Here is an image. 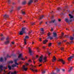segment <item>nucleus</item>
Instances as JSON below:
<instances>
[{
    "label": "nucleus",
    "mask_w": 74,
    "mask_h": 74,
    "mask_svg": "<svg viewBox=\"0 0 74 74\" xmlns=\"http://www.w3.org/2000/svg\"><path fill=\"white\" fill-rule=\"evenodd\" d=\"M18 58L15 59L14 60V62L15 64H14L12 66V67L14 68L16 66V65H19V64L17 63V61L19 60L20 59L22 60H25V59L24 58H22V53L20 54L18 56Z\"/></svg>",
    "instance_id": "obj_1"
},
{
    "label": "nucleus",
    "mask_w": 74,
    "mask_h": 74,
    "mask_svg": "<svg viewBox=\"0 0 74 74\" xmlns=\"http://www.w3.org/2000/svg\"><path fill=\"white\" fill-rule=\"evenodd\" d=\"M69 16L70 18L69 21V19L67 18H66L65 19V22H66L67 23H69V22H72V21H73V20L72 19V18H73V16H72L70 14H69Z\"/></svg>",
    "instance_id": "obj_2"
},
{
    "label": "nucleus",
    "mask_w": 74,
    "mask_h": 74,
    "mask_svg": "<svg viewBox=\"0 0 74 74\" xmlns=\"http://www.w3.org/2000/svg\"><path fill=\"white\" fill-rule=\"evenodd\" d=\"M42 59L44 60V62H45L47 61V57L45 56L43 57V56L42 55L39 59V60L40 62H41L42 61Z\"/></svg>",
    "instance_id": "obj_3"
},
{
    "label": "nucleus",
    "mask_w": 74,
    "mask_h": 74,
    "mask_svg": "<svg viewBox=\"0 0 74 74\" xmlns=\"http://www.w3.org/2000/svg\"><path fill=\"white\" fill-rule=\"evenodd\" d=\"M32 67L30 68V70L32 71L34 73L35 72H37V70L35 69L34 67H36L35 66H33V65H32Z\"/></svg>",
    "instance_id": "obj_4"
},
{
    "label": "nucleus",
    "mask_w": 74,
    "mask_h": 74,
    "mask_svg": "<svg viewBox=\"0 0 74 74\" xmlns=\"http://www.w3.org/2000/svg\"><path fill=\"white\" fill-rule=\"evenodd\" d=\"M25 29H26L25 27H23L22 28V31H21L20 33V35H22L23 33H25Z\"/></svg>",
    "instance_id": "obj_5"
},
{
    "label": "nucleus",
    "mask_w": 74,
    "mask_h": 74,
    "mask_svg": "<svg viewBox=\"0 0 74 74\" xmlns=\"http://www.w3.org/2000/svg\"><path fill=\"white\" fill-rule=\"evenodd\" d=\"M10 41V38L8 37H7L6 38V41L5 42V44H9Z\"/></svg>",
    "instance_id": "obj_6"
},
{
    "label": "nucleus",
    "mask_w": 74,
    "mask_h": 74,
    "mask_svg": "<svg viewBox=\"0 0 74 74\" xmlns=\"http://www.w3.org/2000/svg\"><path fill=\"white\" fill-rule=\"evenodd\" d=\"M65 8H67V6H65L64 7V8H62L59 7V8H58L57 10L58 11H60V10H63L64 11H65Z\"/></svg>",
    "instance_id": "obj_7"
},
{
    "label": "nucleus",
    "mask_w": 74,
    "mask_h": 74,
    "mask_svg": "<svg viewBox=\"0 0 74 74\" xmlns=\"http://www.w3.org/2000/svg\"><path fill=\"white\" fill-rule=\"evenodd\" d=\"M73 56H72L70 57H69L68 58V60L69 62H70L71 61V59H73L74 57V55L73 54L72 55Z\"/></svg>",
    "instance_id": "obj_8"
},
{
    "label": "nucleus",
    "mask_w": 74,
    "mask_h": 74,
    "mask_svg": "<svg viewBox=\"0 0 74 74\" xmlns=\"http://www.w3.org/2000/svg\"><path fill=\"white\" fill-rule=\"evenodd\" d=\"M4 67V66L2 64L0 65V73H1V71L3 70V68Z\"/></svg>",
    "instance_id": "obj_9"
},
{
    "label": "nucleus",
    "mask_w": 74,
    "mask_h": 74,
    "mask_svg": "<svg viewBox=\"0 0 74 74\" xmlns=\"http://www.w3.org/2000/svg\"><path fill=\"white\" fill-rule=\"evenodd\" d=\"M47 35L48 36L47 37V39H50V40H52V38L50 36V35H51V33L50 32H49L47 34Z\"/></svg>",
    "instance_id": "obj_10"
},
{
    "label": "nucleus",
    "mask_w": 74,
    "mask_h": 74,
    "mask_svg": "<svg viewBox=\"0 0 74 74\" xmlns=\"http://www.w3.org/2000/svg\"><path fill=\"white\" fill-rule=\"evenodd\" d=\"M29 37L28 36H26L25 37V38L24 39V45H26V39H27V38H29Z\"/></svg>",
    "instance_id": "obj_11"
},
{
    "label": "nucleus",
    "mask_w": 74,
    "mask_h": 74,
    "mask_svg": "<svg viewBox=\"0 0 74 74\" xmlns=\"http://www.w3.org/2000/svg\"><path fill=\"white\" fill-rule=\"evenodd\" d=\"M23 69L25 71H26L27 70V68L26 67V66L23 65Z\"/></svg>",
    "instance_id": "obj_12"
},
{
    "label": "nucleus",
    "mask_w": 74,
    "mask_h": 74,
    "mask_svg": "<svg viewBox=\"0 0 74 74\" xmlns=\"http://www.w3.org/2000/svg\"><path fill=\"white\" fill-rule=\"evenodd\" d=\"M11 73V74H17V72L16 71H14V72H11V71L9 72L8 73V74H10V73Z\"/></svg>",
    "instance_id": "obj_13"
},
{
    "label": "nucleus",
    "mask_w": 74,
    "mask_h": 74,
    "mask_svg": "<svg viewBox=\"0 0 74 74\" xmlns=\"http://www.w3.org/2000/svg\"><path fill=\"white\" fill-rule=\"evenodd\" d=\"M59 61H60V62H61V63H62V64H64L65 63V62H64V60H63V59H59Z\"/></svg>",
    "instance_id": "obj_14"
},
{
    "label": "nucleus",
    "mask_w": 74,
    "mask_h": 74,
    "mask_svg": "<svg viewBox=\"0 0 74 74\" xmlns=\"http://www.w3.org/2000/svg\"><path fill=\"white\" fill-rule=\"evenodd\" d=\"M44 15H42L41 16H38V19H39V20H40V19H42L43 18H44Z\"/></svg>",
    "instance_id": "obj_15"
},
{
    "label": "nucleus",
    "mask_w": 74,
    "mask_h": 74,
    "mask_svg": "<svg viewBox=\"0 0 74 74\" xmlns=\"http://www.w3.org/2000/svg\"><path fill=\"white\" fill-rule=\"evenodd\" d=\"M28 49L29 50V52L30 55H33L32 54V51H31L30 48V47H29Z\"/></svg>",
    "instance_id": "obj_16"
},
{
    "label": "nucleus",
    "mask_w": 74,
    "mask_h": 74,
    "mask_svg": "<svg viewBox=\"0 0 74 74\" xmlns=\"http://www.w3.org/2000/svg\"><path fill=\"white\" fill-rule=\"evenodd\" d=\"M11 56H9L8 55L7 56L4 58L5 61L7 60V59L8 58H11Z\"/></svg>",
    "instance_id": "obj_17"
},
{
    "label": "nucleus",
    "mask_w": 74,
    "mask_h": 74,
    "mask_svg": "<svg viewBox=\"0 0 74 74\" xmlns=\"http://www.w3.org/2000/svg\"><path fill=\"white\" fill-rule=\"evenodd\" d=\"M33 0H29V1L28 2V5H30L32 3H33Z\"/></svg>",
    "instance_id": "obj_18"
},
{
    "label": "nucleus",
    "mask_w": 74,
    "mask_h": 74,
    "mask_svg": "<svg viewBox=\"0 0 74 74\" xmlns=\"http://www.w3.org/2000/svg\"><path fill=\"white\" fill-rule=\"evenodd\" d=\"M14 42H12V44L10 45V47H15V45H14Z\"/></svg>",
    "instance_id": "obj_19"
},
{
    "label": "nucleus",
    "mask_w": 74,
    "mask_h": 74,
    "mask_svg": "<svg viewBox=\"0 0 74 74\" xmlns=\"http://www.w3.org/2000/svg\"><path fill=\"white\" fill-rule=\"evenodd\" d=\"M9 17V16L7 14H5L4 16V18L5 19H6L7 18H8Z\"/></svg>",
    "instance_id": "obj_20"
},
{
    "label": "nucleus",
    "mask_w": 74,
    "mask_h": 74,
    "mask_svg": "<svg viewBox=\"0 0 74 74\" xmlns=\"http://www.w3.org/2000/svg\"><path fill=\"white\" fill-rule=\"evenodd\" d=\"M3 70H4V73L3 74H5V73H6V71H5V70H6V69H7V67H5V66H4L3 67Z\"/></svg>",
    "instance_id": "obj_21"
},
{
    "label": "nucleus",
    "mask_w": 74,
    "mask_h": 74,
    "mask_svg": "<svg viewBox=\"0 0 74 74\" xmlns=\"http://www.w3.org/2000/svg\"><path fill=\"white\" fill-rule=\"evenodd\" d=\"M56 21V20H55V19L52 20V19H51V21L49 22V23H54Z\"/></svg>",
    "instance_id": "obj_22"
},
{
    "label": "nucleus",
    "mask_w": 74,
    "mask_h": 74,
    "mask_svg": "<svg viewBox=\"0 0 74 74\" xmlns=\"http://www.w3.org/2000/svg\"><path fill=\"white\" fill-rule=\"evenodd\" d=\"M21 12L22 13V14L23 15H25V10H21Z\"/></svg>",
    "instance_id": "obj_23"
},
{
    "label": "nucleus",
    "mask_w": 74,
    "mask_h": 74,
    "mask_svg": "<svg viewBox=\"0 0 74 74\" xmlns=\"http://www.w3.org/2000/svg\"><path fill=\"white\" fill-rule=\"evenodd\" d=\"M53 34L54 37H56V36H57V34H56V33L54 32L53 33Z\"/></svg>",
    "instance_id": "obj_24"
},
{
    "label": "nucleus",
    "mask_w": 74,
    "mask_h": 74,
    "mask_svg": "<svg viewBox=\"0 0 74 74\" xmlns=\"http://www.w3.org/2000/svg\"><path fill=\"white\" fill-rule=\"evenodd\" d=\"M40 30L42 32H41V33L42 34H44V29L43 28H41L40 29Z\"/></svg>",
    "instance_id": "obj_25"
},
{
    "label": "nucleus",
    "mask_w": 74,
    "mask_h": 74,
    "mask_svg": "<svg viewBox=\"0 0 74 74\" xmlns=\"http://www.w3.org/2000/svg\"><path fill=\"white\" fill-rule=\"evenodd\" d=\"M56 57H55V56H54L53 57V59L52 60V62H55V61H56Z\"/></svg>",
    "instance_id": "obj_26"
},
{
    "label": "nucleus",
    "mask_w": 74,
    "mask_h": 74,
    "mask_svg": "<svg viewBox=\"0 0 74 74\" xmlns=\"http://www.w3.org/2000/svg\"><path fill=\"white\" fill-rule=\"evenodd\" d=\"M48 42V40H45L43 42V43L44 44H45L47 42Z\"/></svg>",
    "instance_id": "obj_27"
},
{
    "label": "nucleus",
    "mask_w": 74,
    "mask_h": 74,
    "mask_svg": "<svg viewBox=\"0 0 74 74\" xmlns=\"http://www.w3.org/2000/svg\"><path fill=\"white\" fill-rule=\"evenodd\" d=\"M13 62L12 61H10L8 62V63L10 64V63H13Z\"/></svg>",
    "instance_id": "obj_28"
},
{
    "label": "nucleus",
    "mask_w": 74,
    "mask_h": 74,
    "mask_svg": "<svg viewBox=\"0 0 74 74\" xmlns=\"http://www.w3.org/2000/svg\"><path fill=\"white\" fill-rule=\"evenodd\" d=\"M3 61V57H1L0 58V62H2Z\"/></svg>",
    "instance_id": "obj_29"
},
{
    "label": "nucleus",
    "mask_w": 74,
    "mask_h": 74,
    "mask_svg": "<svg viewBox=\"0 0 74 74\" xmlns=\"http://www.w3.org/2000/svg\"><path fill=\"white\" fill-rule=\"evenodd\" d=\"M4 39H5V37L3 36L1 38V41H3Z\"/></svg>",
    "instance_id": "obj_30"
},
{
    "label": "nucleus",
    "mask_w": 74,
    "mask_h": 74,
    "mask_svg": "<svg viewBox=\"0 0 74 74\" xmlns=\"http://www.w3.org/2000/svg\"><path fill=\"white\" fill-rule=\"evenodd\" d=\"M56 69H57V73H59L60 71V69H58V68H56Z\"/></svg>",
    "instance_id": "obj_31"
},
{
    "label": "nucleus",
    "mask_w": 74,
    "mask_h": 74,
    "mask_svg": "<svg viewBox=\"0 0 74 74\" xmlns=\"http://www.w3.org/2000/svg\"><path fill=\"white\" fill-rule=\"evenodd\" d=\"M10 23V22H7L6 23L5 25H6V26H9V24Z\"/></svg>",
    "instance_id": "obj_32"
},
{
    "label": "nucleus",
    "mask_w": 74,
    "mask_h": 74,
    "mask_svg": "<svg viewBox=\"0 0 74 74\" xmlns=\"http://www.w3.org/2000/svg\"><path fill=\"white\" fill-rule=\"evenodd\" d=\"M73 70V67H71L69 70L68 71L69 72H70Z\"/></svg>",
    "instance_id": "obj_33"
},
{
    "label": "nucleus",
    "mask_w": 74,
    "mask_h": 74,
    "mask_svg": "<svg viewBox=\"0 0 74 74\" xmlns=\"http://www.w3.org/2000/svg\"><path fill=\"white\" fill-rule=\"evenodd\" d=\"M22 4H23L24 5V4H26V1H24L22 2Z\"/></svg>",
    "instance_id": "obj_34"
},
{
    "label": "nucleus",
    "mask_w": 74,
    "mask_h": 74,
    "mask_svg": "<svg viewBox=\"0 0 74 74\" xmlns=\"http://www.w3.org/2000/svg\"><path fill=\"white\" fill-rule=\"evenodd\" d=\"M8 68L9 70H11V69H12L11 66H10V65L8 66Z\"/></svg>",
    "instance_id": "obj_35"
},
{
    "label": "nucleus",
    "mask_w": 74,
    "mask_h": 74,
    "mask_svg": "<svg viewBox=\"0 0 74 74\" xmlns=\"http://www.w3.org/2000/svg\"><path fill=\"white\" fill-rule=\"evenodd\" d=\"M41 71L42 72V74H44V73H45V70L43 71V70H41Z\"/></svg>",
    "instance_id": "obj_36"
},
{
    "label": "nucleus",
    "mask_w": 74,
    "mask_h": 74,
    "mask_svg": "<svg viewBox=\"0 0 74 74\" xmlns=\"http://www.w3.org/2000/svg\"><path fill=\"white\" fill-rule=\"evenodd\" d=\"M70 40H74V38H73V37H70Z\"/></svg>",
    "instance_id": "obj_37"
},
{
    "label": "nucleus",
    "mask_w": 74,
    "mask_h": 74,
    "mask_svg": "<svg viewBox=\"0 0 74 74\" xmlns=\"http://www.w3.org/2000/svg\"><path fill=\"white\" fill-rule=\"evenodd\" d=\"M48 49H47V52H48V54L49 55H49H50L51 54V53H49V52L48 51Z\"/></svg>",
    "instance_id": "obj_38"
},
{
    "label": "nucleus",
    "mask_w": 74,
    "mask_h": 74,
    "mask_svg": "<svg viewBox=\"0 0 74 74\" xmlns=\"http://www.w3.org/2000/svg\"><path fill=\"white\" fill-rule=\"evenodd\" d=\"M36 23H34V22H32L31 23V24L32 25H35Z\"/></svg>",
    "instance_id": "obj_39"
},
{
    "label": "nucleus",
    "mask_w": 74,
    "mask_h": 74,
    "mask_svg": "<svg viewBox=\"0 0 74 74\" xmlns=\"http://www.w3.org/2000/svg\"><path fill=\"white\" fill-rule=\"evenodd\" d=\"M13 8V7H12V8L11 9V10L10 11V12H12V11H13V10H12Z\"/></svg>",
    "instance_id": "obj_40"
},
{
    "label": "nucleus",
    "mask_w": 74,
    "mask_h": 74,
    "mask_svg": "<svg viewBox=\"0 0 74 74\" xmlns=\"http://www.w3.org/2000/svg\"><path fill=\"white\" fill-rule=\"evenodd\" d=\"M21 7H18L17 8V10H20V9H21Z\"/></svg>",
    "instance_id": "obj_41"
},
{
    "label": "nucleus",
    "mask_w": 74,
    "mask_h": 74,
    "mask_svg": "<svg viewBox=\"0 0 74 74\" xmlns=\"http://www.w3.org/2000/svg\"><path fill=\"white\" fill-rule=\"evenodd\" d=\"M60 49L62 51H64V48L61 47Z\"/></svg>",
    "instance_id": "obj_42"
},
{
    "label": "nucleus",
    "mask_w": 74,
    "mask_h": 74,
    "mask_svg": "<svg viewBox=\"0 0 74 74\" xmlns=\"http://www.w3.org/2000/svg\"><path fill=\"white\" fill-rule=\"evenodd\" d=\"M51 45H52V43H49V47H50V46H51Z\"/></svg>",
    "instance_id": "obj_43"
},
{
    "label": "nucleus",
    "mask_w": 74,
    "mask_h": 74,
    "mask_svg": "<svg viewBox=\"0 0 74 74\" xmlns=\"http://www.w3.org/2000/svg\"><path fill=\"white\" fill-rule=\"evenodd\" d=\"M32 32V31H29V33L28 34L29 35H30V33H31Z\"/></svg>",
    "instance_id": "obj_44"
},
{
    "label": "nucleus",
    "mask_w": 74,
    "mask_h": 74,
    "mask_svg": "<svg viewBox=\"0 0 74 74\" xmlns=\"http://www.w3.org/2000/svg\"><path fill=\"white\" fill-rule=\"evenodd\" d=\"M8 4L10 3H11V1H10V0H8Z\"/></svg>",
    "instance_id": "obj_45"
},
{
    "label": "nucleus",
    "mask_w": 74,
    "mask_h": 74,
    "mask_svg": "<svg viewBox=\"0 0 74 74\" xmlns=\"http://www.w3.org/2000/svg\"><path fill=\"white\" fill-rule=\"evenodd\" d=\"M61 42H59L58 43V45H60L61 44Z\"/></svg>",
    "instance_id": "obj_46"
},
{
    "label": "nucleus",
    "mask_w": 74,
    "mask_h": 74,
    "mask_svg": "<svg viewBox=\"0 0 74 74\" xmlns=\"http://www.w3.org/2000/svg\"><path fill=\"white\" fill-rule=\"evenodd\" d=\"M28 62H29V63H31L32 62V60H29L28 61Z\"/></svg>",
    "instance_id": "obj_47"
},
{
    "label": "nucleus",
    "mask_w": 74,
    "mask_h": 74,
    "mask_svg": "<svg viewBox=\"0 0 74 74\" xmlns=\"http://www.w3.org/2000/svg\"><path fill=\"white\" fill-rule=\"evenodd\" d=\"M38 1V0H34V3L37 2Z\"/></svg>",
    "instance_id": "obj_48"
},
{
    "label": "nucleus",
    "mask_w": 74,
    "mask_h": 74,
    "mask_svg": "<svg viewBox=\"0 0 74 74\" xmlns=\"http://www.w3.org/2000/svg\"><path fill=\"white\" fill-rule=\"evenodd\" d=\"M65 37H66V38H68L69 37V36H67V35H65Z\"/></svg>",
    "instance_id": "obj_49"
},
{
    "label": "nucleus",
    "mask_w": 74,
    "mask_h": 74,
    "mask_svg": "<svg viewBox=\"0 0 74 74\" xmlns=\"http://www.w3.org/2000/svg\"><path fill=\"white\" fill-rule=\"evenodd\" d=\"M62 71H63V72H64V71H65V70L63 69H62Z\"/></svg>",
    "instance_id": "obj_50"
},
{
    "label": "nucleus",
    "mask_w": 74,
    "mask_h": 74,
    "mask_svg": "<svg viewBox=\"0 0 74 74\" xmlns=\"http://www.w3.org/2000/svg\"><path fill=\"white\" fill-rule=\"evenodd\" d=\"M18 18H19V20H21L22 19V17H19Z\"/></svg>",
    "instance_id": "obj_51"
},
{
    "label": "nucleus",
    "mask_w": 74,
    "mask_h": 74,
    "mask_svg": "<svg viewBox=\"0 0 74 74\" xmlns=\"http://www.w3.org/2000/svg\"><path fill=\"white\" fill-rule=\"evenodd\" d=\"M51 74H57L56 73H54V72H52V73H51Z\"/></svg>",
    "instance_id": "obj_52"
},
{
    "label": "nucleus",
    "mask_w": 74,
    "mask_h": 74,
    "mask_svg": "<svg viewBox=\"0 0 74 74\" xmlns=\"http://www.w3.org/2000/svg\"><path fill=\"white\" fill-rule=\"evenodd\" d=\"M28 65H29V64H28L27 63H26V66H28Z\"/></svg>",
    "instance_id": "obj_53"
},
{
    "label": "nucleus",
    "mask_w": 74,
    "mask_h": 74,
    "mask_svg": "<svg viewBox=\"0 0 74 74\" xmlns=\"http://www.w3.org/2000/svg\"><path fill=\"white\" fill-rule=\"evenodd\" d=\"M37 49L38 51V52H39V51H38V50H39V48H38V47L37 48Z\"/></svg>",
    "instance_id": "obj_54"
},
{
    "label": "nucleus",
    "mask_w": 74,
    "mask_h": 74,
    "mask_svg": "<svg viewBox=\"0 0 74 74\" xmlns=\"http://www.w3.org/2000/svg\"><path fill=\"white\" fill-rule=\"evenodd\" d=\"M58 20L59 22H60V21H61V20H60V19H58Z\"/></svg>",
    "instance_id": "obj_55"
},
{
    "label": "nucleus",
    "mask_w": 74,
    "mask_h": 74,
    "mask_svg": "<svg viewBox=\"0 0 74 74\" xmlns=\"http://www.w3.org/2000/svg\"><path fill=\"white\" fill-rule=\"evenodd\" d=\"M39 41H41V38H39Z\"/></svg>",
    "instance_id": "obj_56"
},
{
    "label": "nucleus",
    "mask_w": 74,
    "mask_h": 74,
    "mask_svg": "<svg viewBox=\"0 0 74 74\" xmlns=\"http://www.w3.org/2000/svg\"><path fill=\"white\" fill-rule=\"evenodd\" d=\"M43 48L44 49H45V46H43Z\"/></svg>",
    "instance_id": "obj_57"
},
{
    "label": "nucleus",
    "mask_w": 74,
    "mask_h": 74,
    "mask_svg": "<svg viewBox=\"0 0 74 74\" xmlns=\"http://www.w3.org/2000/svg\"><path fill=\"white\" fill-rule=\"evenodd\" d=\"M36 57L37 58H38V56H36Z\"/></svg>",
    "instance_id": "obj_58"
},
{
    "label": "nucleus",
    "mask_w": 74,
    "mask_h": 74,
    "mask_svg": "<svg viewBox=\"0 0 74 74\" xmlns=\"http://www.w3.org/2000/svg\"><path fill=\"white\" fill-rule=\"evenodd\" d=\"M3 34H1V37H3Z\"/></svg>",
    "instance_id": "obj_59"
},
{
    "label": "nucleus",
    "mask_w": 74,
    "mask_h": 74,
    "mask_svg": "<svg viewBox=\"0 0 74 74\" xmlns=\"http://www.w3.org/2000/svg\"><path fill=\"white\" fill-rule=\"evenodd\" d=\"M12 4L13 5H14V4H15V3H13Z\"/></svg>",
    "instance_id": "obj_60"
},
{
    "label": "nucleus",
    "mask_w": 74,
    "mask_h": 74,
    "mask_svg": "<svg viewBox=\"0 0 74 74\" xmlns=\"http://www.w3.org/2000/svg\"><path fill=\"white\" fill-rule=\"evenodd\" d=\"M51 31H53V28H51Z\"/></svg>",
    "instance_id": "obj_61"
},
{
    "label": "nucleus",
    "mask_w": 74,
    "mask_h": 74,
    "mask_svg": "<svg viewBox=\"0 0 74 74\" xmlns=\"http://www.w3.org/2000/svg\"><path fill=\"white\" fill-rule=\"evenodd\" d=\"M41 9H39L38 10V12H39V11H40L41 10Z\"/></svg>",
    "instance_id": "obj_62"
},
{
    "label": "nucleus",
    "mask_w": 74,
    "mask_h": 74,
    "mask_svg": "<svg viewBox=\"0 0 74 74\" xmlns=\"http://www.w3.org/2000/svg\"><path fill=\"white\" fill-rule=\"evenodd\" d=\"M41 23H42V22H40L39 24H40V25H41Z\"/></svg>",
    "instance_id": "obj_63"
},
{
    "label": "nucleus",
    "mask_w": 74,
    "mask_h": 74,
    "mask_svg": "<svg viewBox=\"0 0 74 74\" xmlns=\"http://www.w3.org/2000/svg\"><path fill=\"white\" fill-rule=\"evenodd\" d=\"M33 62H34V64H35V61H33Z\"/></svg>",
    "instance_id": "obj_64"
}]
</instances>
